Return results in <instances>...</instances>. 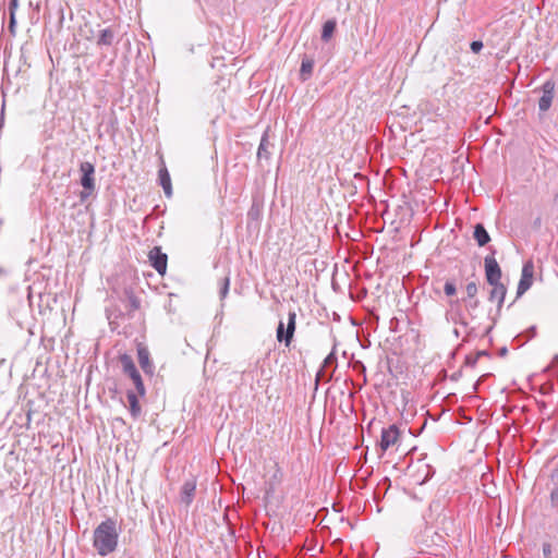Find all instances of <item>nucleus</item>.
Segmentation results:
<instances>
[{
    "instance_id": "nucleus-24",
    "label": "nucleus",
    "mask_w": 558,
    "mask_h": 558,
    "mask_svg": "<svg viewBox=\"0 0 558 558\" xmlns=\"http://www.w3.org/2000/svg\"><path fill=\"white\" fill-rule=\"evenodd\" d=\"M465 302V307L469 312L471 311H475L478 305H480V301L477 299H469V300H464Z\"/></svg>"
},
{
    "instance_id": "nucleus-36",
    "label": "nucleus",
    "mask_w": 558,
    "mask_h": 558,
    "mask_svg": "<svg viewBox=\"0 0 558 558\" xmlns=\"http://www.w3.org/2000/svg\"><path fill=\"white\" fill-rule=\"evenodd\" d=\"M506 353H507V349H506V348H502V349L500 350V354H501V355H505Z\"/></svg>"
},
{
    "instance_id": "nucleus-19",
    "label": "nucleus",
    "mask_w": 558,
    "mask_h": 558,
    "mask_svg": "<svg viewBox=\"0 0 558 558\" xmlns=\"http://www.w3.org/2000/svg\"><path fill=\"white\" fill-rule=\"evenodd\" d=\"M128 401L130 403V412L133 417H136L141 412V407L138 403L137 395L134 391H128L126 393Z\"/></svg>"
},
{
    "instance_id": "nucleus-23",
    "label": "nucleus",
    "mask_w": 558,
    "mask_h": 558,
    "mask_svg": "<svg viewBox=\"0 0 558 558\" xmlns=\"http://www.w3.org/2000/svg\"><path fill=\"white\" fill-rule=\"evenodd\" d=\"M446 295L453 296L457 293L456 284L452 281H447L444 287Z\"/></svg>"
},
{
    "instance_id": "nucleus-16",
    "label": "nucleus",
    "mask_w": 558,
    "mask_h": 558,
    "mask_svg": "<svg viewBox=\"0 0 558 558\" xmlns=\"http://www.w3.org/2000/svg\"><path fill=\"white\" fill-rule=\"evenodd\" d=\"M116 38V32L108 27L100 32V35L97 40V45L99 46H111Z\"/></svg>"
},
{
    "instance_id": "nucleus-8",
    "label": "nucleus",
    "mask_w": 558,
    "mask_h": 558,
    "mask_svg": "<svg viewBox=\"0 0 558 558\" xmlns=\"http://www.w3.org/2000/svg\"><path fill=\"white\" fill-rule=\"evenodd\" d=\"M543 95L538 100V109L543 112L547 111L553 102L555 94V83L550 80L542 85Z\"/></svg>"
},
{
    "instance_id": "nucleus-38",
    "label": "nucleus",
    "mask_w": 558,
    "mask_h": 558,
    "mask_svg": "<svg viewBox=\"0 0 558 558\" xmlns=\"http://www.w3.org/2000/svg\"><path fill=\"white\" fill-rule=\"evenodd\" d=\"M557 496H558V493H557V495H555V493H551V498H553V499H554V498H557Z\"/></svg>"
},
{
    "instance_id": "nucleus-7",
    "label": "nucleus",
    "mask_w": 558,
    "mask_h": 558,
    "mask_svg": "<svg viewBox=\"0 0 558 558\" xmlns=\"http://www.w3.org/2000/svg\"><path fill=\"white\" fill-rule=\"evenodd\" d=\"M533 283V265L532 263H525L522 268L521 278L517 289V298L523 295Z\"/></svg>"
},
{
    "instance_id": "nucleus-40",
    "label": "nucleus",
    "mask_w": 558,
    "mask_h": 558,
    "mask_svg": "<svg viewBox=\"0 0 558 558\" xmlns=\"http://www.w3.org/2000/svg\"><path fill=\"white\" fill-rule=\"evenodd\" d=\"M557 496H558V493H557V495H555V493H551V498H553V499H554V498H557Z\"/></svg>"
},
{
    "instance_id": "nucleus-18",
    "label": "nucleus",
    "mask_w": 558,
    "mask_h": 558,
    "mask_svg": "<svg viewBox=\"0 0 558 558\" xmlns=\"http://www.w3.org/2000/svg\"><path fill=\"white\" fill-rule=\"evenodd\" d=\"M337 23L335 20H328L323 25L322 40L327 43L332 37Z\"/></svg>"
},
{
    "instance_id": "nucleus-3",
    "label": "nucleus",
    "mask_w": 558,
    "mask_h": 558,
    "mask_svg": "<svg viewBox=\"0 0 558 558\" xmlns=\"http://www.w3.org/2000/svg\"><path fill=\"white\" fill-rule=\"evenodd\" d=\"M295 319H296V314L294 312H290L289 317H288L287 328H284V324L282 320L279 322L278 327H277V333H276L277 340L279 342H284V344L287 347L290 345V343L293 339V335L295 331Z\"/></svg>"
},
{
    "instance_id": "nucleus-25",
    "label": "nucleus",
    "mask_w": 558,
    "mask_h": 558,
    "mask_svg": "<svg viewBox=\"0 0 558 558\" xmlns=\"http://www.w3.org/2000/svg\"><path fill=\"white\" fill-rule=\"evenodd\" d=\"M470 48L472 52L478 53L483 49V43L481 40H474L471 43Z\"/></svg>"
},
{
    "instance_id": "nucleus-33",
    "label": "nucleus",
    "mask_w": 558,
    "mask_h": 558,
    "mask_svg": "<svg viewBox=\"0 0 558 558\" xmlns=\"http://www.w3.org/2000/svg\"><path fill=\"white\" fill-rule=\"evenodd\" d=\"M435 535H436L437 539H433V543H434V544H436V545H438V543H439V542H442V541H444V538H442V536H441V535H439V534H437V533H435Z\"/></svg>"
},
{
    "instance_id": "nucleus-27",
    "label": "nucleus",
    "mask_w": 558,
    "mask_h": 558,
    "mask_svg": "<svg viewBox=\"0 0 558 558\" xmlns=\"http://www.w3.org/2000/svg\"><path fill=\"white\" fill-rule=\"evenodd\" d=\"M478 359L476 355H466L465 356V365L469 367H474L477 363Z\"/></svg>"
},
{
    "instance_id": "nucleus-15",
    "label": "nucleus",
    "mask_w": 558,
    "mask_h": 558,
    "mask_svg": "<svg viewBox=\"0 0 558 558\" xmlns=\"http://www.w3.org/2000/svg\"><path fill=\"white\" fill-rule=\"evenodd\" d=\"M159 183L162 186L166 196L171 197V195H172L171 179H170V174H169L167 168H165V167L159 170Z\"/></svg>"
},
{
    "instance_id": "nucleus-26",
    "label": "nucleus",
    "mask_w": 558,
    "mask_h": 558,
    "mask_svg": "<svg viewBox=\"0 0 558 558\" xmlns=\"http://www.w3.org/2000/svg\"><path fill=\"white\" fill-rule=\"evenodd\" d=\"M337 362V357L333 352L329 353L324 360V366H330Z\"/></svg>"
},
{
    "instance_id": "nucleus-35",
    "label": "nucleus",
    "mask_w": 558,
    "mask_h": 558,
    "mask_svg": "<svg viewBox=\"0 0 558 558\" xmlns=\"http://www.w3.org/2000/svg\"><path fill=\"white\" fill-rule=\"evenodd\" d=\"M460 324L463 325L464 327L468 325L466 322L463 319V318H460Z\"/></svg>"
},
{
    "instance_id": "nucleus-37",
    "label": "nucleus",
    "mask_w": 558,
    "mask_h": 558,
    "mask_svg": "<svg viewBox=\"0 0 558 558\" xmlns=\"http://www.w3.org/2000/svg\"><path fill=\"white\" fill-rule=\"evenodd\" d=\"M453 333H454L456 337H459V335H460L459 330L457 328L453 330Z\"/></svg>"
},
{
    "instance_id": "nucleus-1",
    "label": "nucleus",
    "mask_w": 558,
    "mask_h": 558,
    "mask_svg": "<svg viewBox=\"0 0 558 558\" xmlns=\"http://www.w3.org/2000/svg\"><path fill=\"white\" fill-rule=\"evenodd\" d=\"M120 529L114 519L108 518L100 522L93 534V546L97 554L106 557L118 547Z\"/></svg>"
},
{
    "instance_id": "nucleus-39",
    "label": "nucleus",
    "mask_w": 558,
    "mask_h": 558,
    "mask_svg": "<svg viewBox=\"0 0 558 558\" xmlns=\"http://www.w3.org/2000/svg\"><path fill=\"white\" fill-rule=\"evenodd\" d=\"M557 496H558V493H557V495H555V493H551V498H553V499H554V498H557Z\"/></svg>"
},
{
    "instance_id": "nucleus-11",
    "label": "nucleus",
    "mask_w": 558,
    "mask_h": 558,
    "mask_svg": "<svg viewBox=\"0 0 558 558\" xmlns=\"http://www.w3.org/2000/svg\"><path fill=\"white\" fill-rule=\"evenodd\" d=\"M274 144L269 141V129H267L260 138V143L257 149V159L268 161L272 154Z\"/></svg>"
},
{
    "instance_id": "nucleus-17",
    "label": "nucleus",
    "mask_w": 558,
    "mask_h": 558,
    "mask_svg": "<svg viewBox=\"0 0 558 558\" xmlns=\"http://www.w3.org/2000/svg\"><path fill=\"white\" fill-rule=\"evenodd\" d=\"M314 69V60L308 57H304L302 59L301 69H300V76L302 81H306L313 73Z\"/></svg>"
},
{
    "instance_id": "nucleus-6",
    "label": "nucleus",
    "mask_w": 558,
    "mask_h": 558,
    "mask_svg": "<svg viewBox=\"0 0 558 558\" xmlns=\"http://www.w3.org/2000/svg\"><path fill=\"white\" fill-rule=\"evenodd\" d=\"M400 438V432L397 425L392 424L387 428H383L379 447L383 451L388 450L391 446L396 445Z\"/></svg>"
},
{
    "instance_id": "nucleus-10",
    "label": "nucleus",
    "mask_w": 558,
    "mask_h": 558,
    "mask_svg": "<svg viewBox=\"0 0 558 558\" xmlns=\"http://www.w3.org/2000/svg\"><path fill=\"white\" fill-rule=\"evenodd\" d=\"M137 359H138V363H140L141 368L143 369V372L146 375L153 376L154 372H155V366L150 360V354H149L148 349L143 344L137 345Z\"/></svg>"
},
{
    "instance_id": "nucleus-29",
    "label": "nucleus",
    "mask_w": 558,
    "mask_h": 558,
    "mask_svg": "<svg viewBox=\"0 0 558 558\" xmlns=\"http://www.w3.org/2000/svg\"><path fill=\"white\" fill-rule=\"evenodd\" d=\"M19 7V0H10L9 2V11L15 13Z\"/></svg>"
},
{
    "instance_id": "nucleus-14",
    "label": "nucleus",
    "mask_w": 558,
    "mask_h": 558,
    "mask_svg": "<svg viewBox=\"0 0 558 558\" xmlns=\"http://www.w3.org/2000/svg\"><path fill=\"white\" fill-rule=\"evenodd\" d=\"M473 236L480 246H484L490 241V236L482 223L475 225Z\"/></svg>"
},
{
    "instance_id": "nucleus-21",
    "label": "nucleus",
    "mask_w": 558,
    "mask_h": 558,
    "mask_svg": "<svg viewBox=\"0 0 558 558\" xmlns=\"http://www.w3.org/2000/svg\"><path fill=\"white\" fill-rule=\"evenodd\" d=\"M229 287H230V278L227 276L220 280L219 295H220L221 300H223L228 295Z\"/></svg>"
},
{
    "instance_id": "nucleus-31",
    "label": "nucleus",
    "mask_w": 558,
    "mask_h": 558,
    "mask_svg": "<svg viewBox=\"0 0 558 558\" xmlns=\"http://www.w3.org/2000/svg\"><path fill=\"white\" fill-rule=\"evenodd\" d=\"M15 25V13L13 12H10V29L13 28V26Z\"/></svg>"
},
{
    "instance_id": "nucleus-20",
    "label": "nucleus",
    "mask_w": 558,
    "mask_h": 558,
    "mask_svg": "<svg viewBox=\"0 0 558 558\" xmlns=\"http://www.w3.org/2000/svg\"><path fill=\"white\" fill-rule=\"evenodd\" d=\"M281 480H282V472H281L280 468L278 466V464H276V472L274 473L272 477L270 478V481L268 483L269 490L274 492L276 486L281 483Z\"/></svg>"
},
{
    "instance_id": "nucleus-2",
    "label": "nucleus",
    "mask_w": 558,
    "mask_h": 558,
    "mask_svg": "<svg viewBox=\"0 0 558 558\" xmlns=\"http://www.w3.org/2000/svg\"><path fill=\"white\" fill-rule=\"evenodd\" d=\"M120 363L123 369V373L128 375L132 383L135 386L136 392L138 396H145V386L142 379L140 372L137 371L132 357L128 354H122L120 356Z\"/></svg>"
},
{
    "instance_id": "nucleus-13",
    "label": "nucleus",
    "mask_w": 558,
    "mask_h": 558,
    "mask_svg": "<svg viewBox=\"0 0 558 558\" xmlns=\"http://www.w3.org/2000/svg\"><path fill=\"white\" fill-rule=\"evenodd\" d=\"M196 483L193 480L185 481L181 488V501L186 506L191 505L194 499Z\"/></svg>"
},
{
    "instance_id": "nucleus-22",
    "label": "nucleus",
    "mask_w": 558,
    "mask_h": 558,
    "mask_svg": "<svg viewBox=\"0 0 558 558\" xmlns=\"http://www.w3.org/2000/svg\"><path fill=\"white\" fill-rule=\"evenodd\" d=\"M468 299H474L477 294V286L475 282H469L465 287Z\"/></svg>"
},
{
    "instance_id": "nucleus-9",
    "label": "nucleus",
    "mask_w": 558,
    "mask_h": 558,
    "mask_svg": "<svg viewBox=\"0 0 558 558\" xmlns=\"http://www.w3.org/2000/svg\"><path fill=\"white\" fill-rule=\"evenodd\" d=\"M148 257H149L151 266L156 269V271L159 275H165V272L167 270V260H168L167 254L162 253L160 247L155 246L149 252Z\"/></svg>"
},
{
    "instance_id": "nucleus-28",
    "label": "nucleus",
    "mask_w": 558,
    "mask_h": 558,
    "mask_svg": "<svg viewBox=\"0 0 558 558\" xmlns=\"http://www.w3.org/2000/svg\"><path fill=\"white\" fill-rule=\"evenodd\" d=\"M94 191L95 190H89L88 192H86V189H83V191L80 194L81 202L86 201L94 193Z\"/></svg>"
},
{
    "instance_id": "nucleus-34",
    "label": "nucleus",
    "mask_w": 558,
    "mask_h": 558,
    "mask_svg": "<svg viewBox=\"0 0 558 558\" xmlns=\"http://www.w3.org/2000/svg\"><path fill=\"white\" fill-rule=\"evenodd\" d=\"M558 365V354H556L554 357H553V361H551V366H556Z\"/></svg>"
},
{
    "instance_id": "nucleus-30",
    "label": "nucleus",
    "mask_w": 558,
    "mask_h": 558,
    "mask_svg": "<svg viewBox=\"0 0 558 558\" xmlns=\"http://www.w3.org/2000/svg\"><path fill=\"white\" fill-rule=\"evenodd\" d=\"M543 554L546 558H549L551 555V546L549 544H544Z\"/></svg>"
},
{
    "instance_id": "nucleus-4",
    "label": "nucleus",
    "mask_w": 558,
    "mask_h": 558,
    "mask_svg": "<svg viewBox=\"0 0 558 558\" xmlns=\"http://www.w3.org/2000/svg\"><path fill=\"white\" fill-rule=\"evenodd\" d=\"M81 172V185L83 189H86V192L89 190L96 189L95 182V166L89 161H83L80 165Z\"/></svg>"
},
{
    "instance_id": "nucleus-32",
    "label": "nucleus",
    "mask_w": 558,
    "mask_h": 558,
    "mask_svg": "<svg viewBox=\"0 0 558 558\" xmlns=\"http://www.w3.org/2000/svg\"><path fill=\"white\" fill-rule=\"evenodd\" d=\"M477 359H480L481 356H488V352L483 350V351H478L476 354Z\"/></svg>"
},
{
    "instance_id": "nucleus-5",
    "label": "nucleus",
    "mask_w": 558,
    "mask_h": 558,
    "mask_svg": "<svg viewBox=\"0 0 558 558\" xmlns=\"http://www.w3.org/2000/svg\"><path fill=\"white\" fill-rule=\"evenodd\" d=\"M485 263V275L486 280L489 284H495L500 282L501 279V269L494 257V253L492 255H487L484 259Z\"/></svg>"
},
{
    "instance_id": "nucleus-12",
    "label": "nucleus",
    "mask_w": 558,
    "mask_h": 558,
    "mask_svg": "<svg viewBox=\"0 0 558 558\" xmlns=\"http://www.w3.org/2000/svg\"><path fill=\"white\" fill-rule=\"evenodd\" d=\"M490 286L493 288L489 292L488 300L490 302L497 301V307H498V311H500V308L504 304L505 298H506L507 288L501 282L490 284Z\"/></svg>"
}]
</instances>
